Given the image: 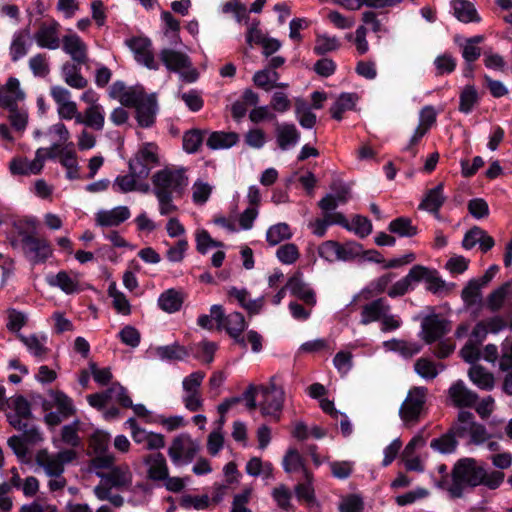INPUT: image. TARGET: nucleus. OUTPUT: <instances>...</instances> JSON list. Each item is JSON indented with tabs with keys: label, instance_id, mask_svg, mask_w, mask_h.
<instances>
[{
	"label": "nucleus",
	"instance_id": "f257e3e1",
	"mask_svg": "<svg viewBox=\"0 0 512 512\" xmlns=\"http://www.w3.org/2000/svg\"><path fill=\"white\" fill-rule=\"evenodd\" d=\"M485 469L472 458L460 459L452 470V484L448 491L453 498H460L466 487H476L483 482Z\"/></svg>",
	"mask_w": 512,
	"mask_h": 512
},
{
	"label": "nucleus",
	"instance_id": "f03ea898",
	"mask_svg": "<svg viewBox=\"0 0 512 512\" xmlns=\"http://www.w3.org/2000/svg\"><path fill=\"white\" fill-rule=\"evenodd\" d=\"M153 192L173 195H181L188 185L186 169L181 167L177 169L165 168L157 171L152 177Z\"/></svg>",
	"mask_w": 512,
	"mask_h": 512
},
{
	"label": "nucleus",
	"instance_id": "7ed1b4c3",
	"mask_svg": "<svg viewBox=\"0 0 512 512\" xmlns=\"http://www.w3.org/2000/svg\"><path fill=\"white\" fill-rule=\"evenodd\" d=\"M11 245L20 248L24 256L32 264L45 262L52 255V247L45 238L36 235L26 236L24 239H13Z\"/></svg>",
	"mask_w": 512,
	"mask_h": 512
},
{
	"label": "nucleus",
	"instance_id": "20e7f679",
	"mask_svg": "<svg viewBox=\"0 0 512 512\" xmlns=\"http://www.w3.org/2000/svg\"><path fill=\"white\" fill-rule=\"evenodd\" d=\"M159 57L169 71L180 73L184 81L191 83L197 80L198 73L192 68V62L186 53L164 48Z\"/></svg>",
	"mask_w": 512,
	"mask_h": 512
},
{
	"label": "nucleus",
	"instance_id": "39448f33",
	"mask_svg": "<svg viewBox=\"0 0 512 512\" xmlns=\"http://www.w3.org/2000/svg\"><path fill=\"white\" fill-rule=\"evenodd\" d=\"M426 396L427 388L425 387H413L408 391L399 409V416L406 426L414 425L419 421Z\"/></svg>",
	"mask_w": 512,
	"mask_h": 512
},
{
	"label": "nucleus",
	"instance_id": "423d86ee",
	"mask_svg": "<svg viewBox=\"0 0 512 512\" xmlns=\"http://www.w3.org/2000/svg\"><path fill=\"white\" fill-rule=\"evenodd\" d=\"M200 450V444L187 434L175 437L168 449V455L175 465L192 462Z\"/></svg>",
	"mask_w": 512,
	"mask_h": 512
},
{
	"label": "nucleus",
	"instance_id": "0eeeda50",
	"mask_svg": "<svg viewBox=\"0 0 512 512\" xmlns=\"http://www.w3.org/2000/svg\"><path fill=\"white\" fill-rule=\"evenodd\" d=\"M204 377L205 374L203 372L196 371L183 379L182 387L184 390V396L182 401L185 408L191 412H196L203 408L200 386Z\"/></svg>",
	"mask_w": 512,
	"mask_h": 512
},
{
	"label": "nucleus",
	"instance_id": "6e6552de",
	"mask_svg": "<svg viewBox=\"0 0 512 512\" xmlns=\"http://www.w3.org/2000/svg\"><path fill=\"white\" fill-rule=\"evenodd\" d=\"M210 312L217 323V329H225L230 336L242 334L246 328L244 316L239 312L225 315L221 305H212Z\"/></svg>",
	"mask_w": 512,
	"mask_h": 512
},
{
	"label": "nucleus",
	"instance_id": "1a4fd4ad",
	"mask_svg": "<svg viewBox=\"0 0 512 512\" xmlns=\"http://www.w3.org/2000/svg\"><path fill=\"white\" fill-rule=\"evenodd\" d=\"M96 475L103 481L100 485L110 489L127 490L132 485L133 474L126 464L114 466L107 472H96Z\"/></svg>",
	"mask_w": 512,
	"mask_h": 512
},
{
	"label": "nucleus",
	"instance_id": "9d476101",
	"mask_svg": "<svg viewBox=\"0 0 512 512\" xmlns=\"http://www.w3.org/2000/svg\"><path fill=\"white\" fill-rule=\"evenodd\" d=\"M421 327L422 339L431 344L450 331V322L440 318L437 314H432L423 319Z\"/></svg>",
	"mask_w": 512,
	"mask_h": 512
},
{
	"label": "nucleus",
	"instance_id": "9b49d317",
	"mask_svg": "<svg viewBox=\"0 0 512 512\" xmlns=\"http://www.w3.org/2000/svg\"><path fill=\"white\" fill-rule=\"evenodd\" d=\"M260 394L262 397L259 402L261 414L265 417H271L275 421H279L284 405L285 392L276 391V393H270L262 389Z\"/></svg>",
	"mask_w": 512,
	"mask_h": 512
},
{
	"label": "nucleus",
	"instance_id": "f8f14e48",
	"mask_svg": "<svg viewBox=\"0 0 512 512\" xmlns=\"http://www.w3.org/2000/svg\"><path fill=\"white\" fill-rule=\"evenodd\" d=\"M37 45L41 48L56 50L60 47L62 39L59 37V24L56 21L42 23L34 34Z\"/></svg>",
	"mask_w": 512,
	"mask_h": 512
},
{
	"label": "nucleus",
	"instance_id": "ddd939ff",
	"mask_svg": "<svg viewBox=\"0 0 512 512\" xmlns=\"http://www.w3.org/2000/svg\"><path fill=\"white\" fill-rule=\"evenodd\" d=\"M448 397L455 407H474L478 401V394L467 388L462 380L450 386Z\"/></svg>",
	"mask_w": 512,
	"mask_h": 512
},
{
	"label": "nucleus",
	"instance_id": "4468645a",
	"mask_svg": "<svg viewBox=\"0 0 512 512\" xmlns=\"http://www.w3.org/2000/svg\"><path fill=\"white\" fill-rule=\"evenodd\" d=\"M77 61H67L61 66V75L64 82L73 89H84L88 85V80L81 74V65Z\"/></svg>",
	"mask_w": 512,
	"mask_h": 512
},
{
	"label": "nucleus",
	"instance_id": "2eb2a0df",
	"mask_svg": "<svg viewBox=\"0 0 512 512\" xmlns=\"http://www.w3.org/2000/svg\"><path fill=\"white\" fill-rule=\"evenodd\" d=\"M62 48L71 57L72 61H77L78 63L88 62L87 45L77 34L63 36Z\"/></svg>",
	"mask_w": 512,
	"mask_h": 512
},
{
	"label": "nucleus",
	"instance_id": "dca6fc26",
	"mask_svg": "<svg viewBox=\"0 0 512 512\" xmlns=\"http://www.w3.org/2000/svg\"><path fill=\"white\" fill-rule=\"evenodd\" d=\"M138 125L143 128L152 126L157 112V100L154 94L147 95L136 107Z\"/></svg>",
	"mask_w": 512,
	"mask_h": 512
},
{
	"label": "nucleus",
	"instance_id": "f3484780",
	"mask_svg": "<svg viewBox=\"0 0 512 512\" xmlns=\"http://www.w3.org/2000/svg\"><path fill=\"white\" fill-rule=\"evenodd\" d=\"M147 468V477L152 481H163L167 478L169 469L163 454L153 453L144 458Z\"/></svg>",
	"mask_w": 512,
	"mask_h": 512
},
{
	"label": "nucleus",
	"instance_id": "a211bd4d",
	"mask_svg": "<svg viewBox=\"0 0 512 512\" xmlns=\"http://www.w3.org/2000/svg\"><path fill=\"white\" fill-rule=\"evenodd\" d=\"M130 217V210L126 206H118L111 210H101L96 214V222L103 227L118 226Z\"/></svg>",
	"mask_w": 512,
	"mask_h": 512
},
{
	"label": "nucleus",
	"instance_id": "6ab92c4d",
	"mask_svg": "<svg viewBox=\"0 0 512 512\" xmlns=\"http://www.w3.org/2000/svg\"><path fill=\"white\" fill-rule=\"evenodd\" d=\"M390 305L384 298H378L366 304L361 312V324L368 325L371 322L381 320L385 312H390Z\"/></svg>",
	"mask_w": 512,
	"mask_h": 512
},
{
	"label": "nucleus",
	"instance_id": "aec40b11",
	"mask_svg": "<svg viewBox=\"0 0 512 512\" xmlns=\"http://www.w3.org/2000/svg\"><path fill=\"white\" fill-rule=\"evenodd\" d=\"M3 92L0 95V106L8 108H16V103L24 98V92L20 89V82L17 78L10 77L3 86Z\"/></svg>",
	"mask_w": 512,
	"mask_h": 512
},
{
	"label": "nucleus",
	"instance_id": "412c9836",
	"mask_svg": "<svg viewBox=\"0 0 512 512\" xmlns=\"http://www.w3.org/2000/svg\"><path fill=\"white\" fill-rule=\"evenodd\" d=\"M14 429L22 432L21 437L24 438L29 444H36L43 440L39 428L32 418L17 419L14 417L12 421L8 422Z\"/></svg>",
	"mask_w": 512,
	"mask_h": 512
},
{
	"label": "nucleus",
	"instance_id": "4be33fe9",
	"mask_svg": "<svg viewBox=\"0 0 512 512\" xmlns=\"http://www.w3.org/2000/svg\"><path fill=\"white\" fill-rule=\"evenodd\" d=\"M77 124H83L96 131H102L105 125L104 110L101 105L88 106L81 116L77 117Z\"/></svg>",
	"mask_w": 512,
	"mask_h": 512
},
{
	"label": "nucleus",
	"instance_id": "5701e85b",
	"mask_svg": "<svg viewBox=\"0 0 512 512\" xmlns=\"http://www.w3.org/2000/svg\"><path fill=\"white\" fill-rule=\"evenodd\" d=\"M443 190V183H439L436 187L428 190L421 203L419 204V209L428 211L438 217L439 209L446 200V197L443 194Z\"/></svg>",
	"mask_w": 512,
	"mask_h": 512
},
{
	"label": "nucleus",
	"instance_id": "b1692460",
	"mask_svg": "<svg viewBox=\"0 0 512 512\" xmlns=\"http://www.w3.org/2000/svg\"><path fill=\"white\" fill-rule=\"evenodd\" d=\"M276 139L280 149L287 150L289 147L297 144L300 133L294 124L276 123Z\"/></svg>",
	"mask_w": 512,
	"mask_h": 512
},
{
	"label": "nucleus",
	"instance_id": "393cba45",
	"mask_svg": "<svg viewBox=\"0 0 512 512\" xmlns=\"http://www.w3.org/2000/svg\"><path fill=\"white\" fill-rule=\"evenodd\" d=\"M286 288L299 299L303 300L308 305H315L316 298L313 290L308 288V286L301 280L298 276L291 277L287 284Z\"/></svg>",
	"mask_w": 512,
	"mask_h": 512
},
{
	"label": "nucleus",
	"instance_id": "a878e982",
	"mask_svg": "<svg viewBox=\"0 0 512 512\" xmlns=\"http://www.w3.org/2000/svg\"><path fill=\"white\" fill-rule=\"evenodd\" d=\"M239 135L235 132L217 131L210 134L206 145L212 149H227L237 144Z\"/></svg>",
	"mask_w": 512,
	"mask_h": 512
},
{
	"label": "nucleus",
	"instance_id": "bb28decb",
	"mask_svg": "<svg viewBox=\"0 0 512 512\" xmlns=\"http://www.w3.org/2000/svg\"><path fill=\"white\" fill-rule=\"evenodd\" d=\"M36 463L42 467L45 473L50 477H59L64 471V467L60 461L54 456L47 453L45 450H41L36 455Z\"/></svg>",
	"mask_w": 512,
	"mask_h": 512
},
{
	"label": "nucleus",
	"instance_id": "cd10ccee",
	"mask_svg": "<svg viewBox=\"0 0 512 512\" xmlns=\"http://www.w3.org/2000/svg\"><path fill=\"white\" fill-rule=\"evenodd\" d=\"M474 424V415L469 411L461 410L458 413L457 420L452 424L449 430L455 437L464 438L468 434H471Z\"/></svg>",
	"mask_w": 512,
	"mask_h": 512
},
{
	"label": "nucleus",
	"instance_id": "c85d7f7f",
	"mask_svg": "<svg viewBox=\"0 0 512 512\" xmlns=\"http://www.w3.org/2000/svg\"><path fill=\"white\" fill-rule=\"evenodd\" d=\"M183 300V294L180 291L171 288L160 295L158 305L163 311L167 313H174L181 308Z\"/></svg>",
	"mask_w": 512,
	"mask_h": 512
},
{
	"label": "nucleus",
	"instance_id": "c756f323",
	"mask_svg": "<svg viewBox=\"0 0 512 512\" xmlns=\"http://www.w3.org/2000/svg\"><path fill=\"white\" fill-rule=\"evenodd\" d=\"M30 46L31 41L28 34H24L23 32L14 34L9 48L11 60L17 62L25 57L29 52Z\"/></svg>",
	"mask_w": 512,
	"mask_h": 512
},
{
	"label": "nucleus",
	"instance_id": "7c9ffc66",
	"mask_svg": "<svg viewBox=\"0 0 512 512\" xmlns=\"http://www.w3.org/2000/svg\"><path fill=\"white\" fill-rule=\"evenodd\" d=\"M47 282L50 286L60 288L66 294H72L79 290L76 277L70 276L65 271H60L56 275L49 276Z\"/></svg>",
	"mask_w": 512,
	"mask_h": 512
},
{
	"label": "nucleus",
	"instance_id": "2f4dec72",
	"mask_svg": "<svg viewBox=\"0 0 512 512\" xmlns=\"http://www.w3.org/2000/svg\"><path fill=\"white\" fill-rule=\"evenodd\" d=\"M455 17L464 23L478 21L474 5L467 0H453L451 2Z\"/></svg>",
	"mask_w": 512,
	"mask_h": 512
},
{
	"label": "nucleus",
	"instance_id": "473e14b6",
	"mask_svg": "<svg viewBox=\"0 0 512 512\" xmlns=\"http://www.w3.org/2000/svg\"><path fill=\"white\" fill-rule=\"evenodd\" d=\"M470 380L480 389L491 390L494 386V377L480 365H473L469 371Z\"/></svg>",
	"mask_w": 512,
	"mask_h": 512
},
{
	"label": "nucleus",
	"instance_id": "72a5a7b5",
	"mask_svg": "<svg viewBox=\"0 0 512 512\" xmlns=\"http://www.w3.org/2000/svg\"><path fill=\"white\" fill-rule=\"evenodd\" d=\"M11 411L6 414L7 421H12V418L23 419L32 418L31 406L26 398L17 396L13 398L9 404Z\"/></svg>",
	"mask_w": 512,
	"mask_h": 512
},
{
	"label": "nucleus",
	"instance_id": "f704fd0d",
	"mask_svg": "<svg viewBox=\"0 0 512 512\" xmlns=\"http://www.w3.org/2000/svg\"><path fill=\"white\" fill-rule=\"evenodd\" d=\"M60 163L63 167L66 168V177L69 180H74L79 178V166L77 161L76 152L72 149L62 148Z\"/></svg>",
	"mask_w": 512,
	"mask_h": 512
},
{
	"label": "nucleus",
	"instance_id": "c9c22d12",
	"mask_svg": "<svg viewBox=\"0 0 512 512\" xmlns=\"http://www.w3.org/2000/svg\"><path fill=\"white\" fill-rule=\"evenodd\" d=\"M388 229L391 233L400 237H413L418 233L417 226L407 217H398L390 222Z\"/></svg>",
	"mask_w": 512,
	"mask_h": 512
},
{
	"label": "nucleus",
	"instance_id": "e433bc0d",
	"mask_svg": "<svg viewBox=\"0 0 512 512\" xmlns=\"http://www.w3.org/2000/svg\"><path fill=\"white\" fill-rule=\"evenodd\" d=\"M444 370L443 364L436 365L429 359L420 358L414 364L415 372L426 380H432L437 377L439 370Z\"/></svg>",
	"mask_w": 512,
	"mask_h": 512
},
{
	"label": "nucleus",
	"instance_id": "4c0bfd02",
	"mask_svg": "<svg viewBox=\"0 0 512 512\" xmlns=\"http://www.w3.org/2000/svg\"><path fill=\"white\" fill-rule=\"evenodd\" d=\"M292 236L290 227L286 223H278L271 226L266 233V240L272 246L279 244L284 240L290 239Z\"/></svg>",
	"mask_w": 512,
	"mask_h": 512
},
{
	"label": "nucleus",
	"instance_id": "58836bf2",
	"mask_svg": "<svg viewBox=\"0 0 512 512\" xmlns=\"http://www.w3.org/2000/svg\"><path fill=\"white\" fill-rule=\"evenodd\" d=\"M156 354L162 360H183L188 356V351L184 346L174 343L157 347Z\"/></svg>",
	"mask_w": 512,
	"mask_h": 512
},
{
	"label": "nucleus",
	"instance_id": "ea45409f",
	"mask_svg": "<svg viewBox=\"0 0 512 512\" xmlns=\"http://www.w3.org/2000/svg\"><path fill=\"white\" fill-rule=\"evenodd\" d=\"M458 442L455 439L454 434L448 430V432L439 438H435L431 441L430 446L432 449L442 453H452L455 451Z\"/></svg>",
	"mask_w": 512,
	"mask_h": 512
},
{
	"label": "nucleus",
	"instance_id": "a19ab883",
	"mask_svg": "<svg viewBox=\"0 0 512 512\" xmlns=\"http://www.w3.org/2000/svg\"><path fill=\"white\" fill-rule=\"evenodd\" d=\"M54 404L63 418H68L75 413V407L71 398L61 391L51 392Z\"/></svg>",
	"mask_w": 512,
	"mask_h": 512
},
{
	"label": "nucleus",
	"instance_id": "79ce46f5",
	"mask_svg": "<svg viewBox=\"0 0 512 512\" xmlns=\"http://www.w3.org/2000/svg\"><path fill=\"white\" fill-rule=\"evenodd\" d=\"M385 345L390 350L396 351L406 358L412 357L421 350V346L419 344L403 340H392L386 342Z\"/></svg>",
	"mask_w": 512,
	"mask_h": 512
},
{
	"label": "nucleus",
	"instance_id": "37998d69",
	"mask_svg": "<svg viewBox=\"0 0 512 512\" xmlns=\"http://www.w3.org/2000/svg\"><path fill=\"white\" fill-rule=\"evenodd\" d=\"M478 102V92L474 86L467 85L460 94L459 110L463 113H470L474 104Z\"/></svg>",
	"mask_w": 512,
	"mask_h": 512
},
{
	"label": "nucleus",
	"instance_id": "c03bdc74",
	"mask_svg": "<svg viewBox=\"0 0 512 512\" xmlns=\"http://www.w3.org/2000/svg\"><path fill=\"white\" fill-rule=\"evenodd\" d=\"M29 68L35 77H46L50 73L48 59L43 53H38L29 59Z\"/></svg>",
	"mask_w": 512,
	"mask_h": 512
},
{
	"label": "nucleus",
	"instance_id": "a18cd8bd",
	"mask_svg": "<svg viewBox=\"0 0 512 512\" xmlns=\"http://www.w3.org/2000/svg\"><path fill=\"white\" fill-rule=\"evenodd\" d=\"M203 142L202 132L198 129L187 131L183 135V149L189 153H196Z\"/></svg>",
	"mask_w": 512,
	"mask_h": 512
},
{
	"label": "nucleus",
	"instance_id": "49530a36",
	"mask_svg": "<svg viewBox=\"0 0 512 512\" xmlns=\"http://www.w3.org/2000/svg\"><path fill=\"white\" fill-rule=\"evenodd\" d=\"M510 284L504 283L499 288L492 291L487 298V307L496 312L503 306L504 300L507 297Z\"/></svg>",
	"mask_w": 512,
	"mask_h": 512
},
{
	"label": "nucleus",
	"instance_id": "de8ad7c7",
	"mask_svg": "<svg viewBox=\"0 0 512 512\" xmlns=\"http://www.w3.org/2000/svg\"><path fill=\"white\" fill-rule=\"evenodd\" d=\"M109 296L113 299L114 308L123 315L130 313V304L126 296L120 292L115 283L110 284L108 288Z\"/></svg>",
	"mask_w": 512,
	"mask_h": 512
},
{
	"label": "nucleus",
	"instance_id": "09e8293b",
	"mask_svg": "<svg viewBox=\"0 0 512 512\" xmlns=\"http://www.w3.org/2000/svg\"><path fill=\"white\" fill-rule=\"evenodd\" d=\"M79 420L73 421L71 424L64 425L61 430L62 441L72 447H77L81 443V439L78 435Z\"/></svg>",
	"mask_w": 512,
	"mask_h": 512
},
{
	"label": "nucleus",
	"instance_id": "8fccbe9b",
	"mask_svg": "<svg viewBox=\"0 0 512 512\" xmlns=\"http://www.w3.org/2000/svg\"><path fill=\"white\" fill-rule=\"evenodd\" d=\"M147 96L142 86H134L127 89L121 97L120 103L125 107H136Z\"/></svg>",
	"mask_w": 512,
	"mask_h": 512
},
{
	"label": "nucleus",
	"instance_id": "3c124183",
	"mask_svg": "<svg viewBox=\"0 0 512 512\" xmlns=\"http://www.w3.org/2000/svg\"><path fill=\"white\" fill-rule=\"evenodd\" d=\"M282 464L285 472L287 473L302 470L305 467L303 457L295 449H289L287 451Z\"/></svg>",
	"mask_w": 512,
	"mask_h": 512
},
{
	"label": "nucleus",
	"instance_id": "603ef678",
	"mask_svg": "<svg viewBox=\"0 0 512 512\" xmlns=\"http://www.w3.org/2000/svg\"><path fill=\"white\" fill-rule=\"evenodd\" d=\"M19 338L29 349V351L38 358H43L47 353V348L44 346V340H40L36 335L23 336L19 334Z\"/></svg>",
	"mask_w": 512,
	"mask_h": 512
},
{
	"label": "nucleus",
	"instance_id": "864d4df0",
	"mask_svg": "<svg viewBox=\"0 0 512 512\" xmlns=\"http://www.w3.org/2000/svg\"><path fill=\"white\" fill-rule=\"evenodd\" d=\"M340 244L337 241L328 240L323 242L318 248V254L321 258L329 261H340Z\"/></svg>",
	"mask_w": 512,
	"mask_h": 512
},
{
	"label": "nucleus",
	"instance_id": "5fc2aeb1",
	"mask_svg": "<svg viewBox=\"0 0 512 512\" xmlns=\"http://www.w3.org/2000/svg\"><path fill=\"white\" fill-rule=\"evenodd\" d=\"M482 284L478 279H471L467 285L464 287L461 293L462 300L468 305L472 306L477 302V299L480 297V289L482 288Z\"/></svg>",
	"mask_w": 512,
	"mask_h": 512
},
{
	"label": "nucleus",
	"instance_id": "6e6d98bb",
	"mask_svg": "<svg viewBox=\"0 0 512 512\" xmlns=\"http://www.w3.org/2000/svg\"><path fill=\"white\" fill-rule=\"evenodd\" d=\"M37 223V219L34 217H25L16 221L14 223V228L19 237L18 239H24L25 235H35L37 230Z\"/></svg>",
	"mask_w": 512,
	"mask_h": 512
},
{
	"label": "nucleus",
	"instance_id": "4d7b16f0",
	"mask_svg": "<svg viewBox=\"0 0 512 512\" xmlns=\"http://www.w3.org/2000/svg\"><path fill=\"white\" fill-rule=\"evenodd\" d=\"M339 47L340 43L336 37L320 35L316 39L314 52L318 55H324L328 52L337 50Z\"/></svg>",
	"mask_w": 512,
	"mask_h": 512
},
{
	"label": "nucleus",
	"instance_id": "13d9d810",
	"mask_svg": "<svg viewBox=\"0 0 512 512\" xmlns=\"http://www.w3.org/2000/svg\"><path fill=\"white\" fill-rule=\"evenodd\" d=\"M222 242L216 241L211 238L206 230H199L196 233V248L201 254H205L210 247H223Z\"/></svg>",
	"mask_w": 512,
	"mask_h": 512
},
{
	"label": "nucleus",
	"instance_id": "bf43d9fd",
	"mask_svg": "<svg viewBox=\"0 0 512 512\" xmlns=\"http://www.w3.org/2000/svg\"><path fill=\"white\" fill-rule=\"evenodd\" d=\"M110 401L115 400L123 407H132V400L127 394V390L119 383H113L112 386L107 389Z\"/></svg>",
	"mask_w": 512,
	"mask_h": 512
},
{
	"label": "nucleus",
	"instance_id": "052dcab7",
	"mask_svg": "<svg viewBox=\"0 0 512 512\" xmlns=\"http://www.w3.org/2000/svg\"><path fill=\"white\" fill-rule=\"evenodd\" d=\"M93 492L99 500H107L115 507H121L124 504V498L119 494L112 495L111 489L108 486L97 485Z\"/></svg>",
	"mask_w": 512,
	"mask_h": 512
},
{
	"label": "nucleus",
	"instance_id": "680f3d73",
	"mask_svg": "<svg viewBox=\"0 0 512 512\" xmlns=\"http://www.w3.org/2000/svg\"><path fill=\"white\" fill-rule=\"evenodd\" d=\"M276 255L283 264H293L299 258V251L295 244L287 243L278 248Z\"/></svg>",
	"mask_w": 512,
	"mask_h": 512
},
{
	"label": "nucleus",
	"instance_id": "e2e57ef3",
	"mask_svg": "<svg viewBox=\"0 0 512 512\" xmlns=\"http://www.w3.org/2000/svg\"><path fill=\"white\" fill-rule=\"evenodd\" d=\"M192 198L196 204H204L209 199L212 187L201 180H197L192 187Z\"/></svg>",
	"mask_w": 512,
	"mask_h": 512
},
{
	"label": "nucleus",
	"instance_id": "0e129e2a",
	"mask_svg": "<svg viewBox=\"0 0 512 512\" xmlns=\"http://www.w3.org/2000/svg\"><path fill=\"white\" fill-rule=\"evenodd\" d=\"M339 250L340 261L353 260L354 258L360 256L363 253L362 245L354 241L346 242L343 245L340 244Z\"/></svg>",
	"mask_w": 512,
	"mask_h": 512
},
{
	"label": "nucleus",
	"instance_id": "69168bd1",
	"mask_svg": "<svg viewBox=\"0 0 512 512\" xmlns=\"http://www.w3.org/2000/svg\"><path fill=\"white\" fill-rule=\"evenodd\" d=\"M469 213L476 219H482L488 216L489 207L482 198L471 199L467 205Z\"/></svg>",
	"mask_w": 512,
	"mask_h": 512
},
{
	"label": "nucleus",
	"instance_id": "338daca9",
	"mask_svg": "<svg viewBox=\"0 0 512 512\" xmlns=\"http://www.w3.org/2000/svg\"><path fill=\"white\" fill-rule=\"evenodd\" d=\"M252 493L251 488H245L241 493L236 494L233 498L232 507L230 512H252L247 504L250 500Z\"/></svg>",
	"mask_w": 512,
	"mask_h": 512
},
{
	"label": "nucleus",
	"instance_id": "774afa93",
	"mask_svg": "<svg viewBox=\"0 0 512 512\" xmlns=\"http://www.w3.org/2000/svg\"><path fill=\"white\" fill-rule=\"evenodd\" d=\"M119 337L125 345L130 346L132 348L137 347L140 344L141 340L139 331L131 325L125 326L119 332Z\"/></svg>",
	"mask_w": 512,
	"mask_h": 512
}]
</instances>
